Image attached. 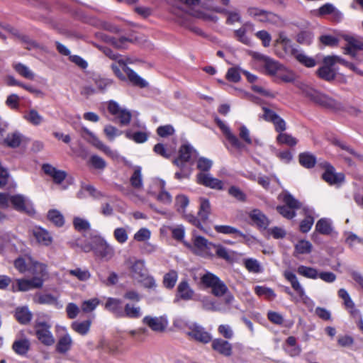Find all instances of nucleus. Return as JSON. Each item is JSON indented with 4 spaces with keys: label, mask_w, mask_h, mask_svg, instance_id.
Instances as JSON below:
<instances>
[{
    "label": "nucleus",
    "mask_w": 363,
    "mask_h": 363,
    "mask_svg": "<svg viewBox=\"0 0 363 363\" xmlns=\"http://www.w3.org/2000/svg\"><path fill=\"white\" fill-rule=\"evenodd\" d=\"M143 323L152 331L157 333L164 332L168 325V320L164 316L152 317L146 315L143 318Z\"/></svg>",
    "instance_id": "obj_9"
},
{
    "label": "nucleus",
    "mask_w": 363,
    "mask_h": 363,
    "mask_svg": "<svg viewBox=\"0 0 363 363\" xmlns=\"http://www.w3.org/2000/svg\"><path fill=\"white\" fill-rule=\"evenodd\" d=\"M141 284L147 289L155 290L157 285L155 279L153 277L146 274L143 277H141L138 280Z\"/></svg>",
    "instance_id": "obj_53"
},
{
    "label": "nucleus",
    "mask_w": 363,
    "mask_h": 363,
    "mask_svg": "<svg viewBox=\"0 0 363 363\" xmlns=\"http://www.w3.org/2000/svg\"><path fill=\"white\" fill-rule=\"evenodd\" d=\"M187 335L194 340L203 344L209 342L212 339L209 333L206 331L202 326L196 324L189 327V330L187 332Z\"/></svg>",
    "instance_id": "obj_10"
},
{
    "label": "nucleus",
    "mask_w": 363,
    "mask_h": 363,
    "mask_svg": "<svg viewBox=\"0 0 363 363\" xmlns=\"http://www.w3.org/2000/svg\"><path fill=\"white\" fill-rule=\"evenodd\" d=\"M48 218L57 227H62L65 224L64 216L57 210H50L48 213Z\"/></svg>",
    "instance_id": "obj_37"
},
{
    "label": "nucleus",
    "mask_w": 363,
    "mask_h": 363,
    "mask_svg": "<svg viewBox=\"0 0 363 363\" xmlns=\"http://www.w3.org/2000/svg\"><path fill=\"white\" fill-rule=\"evenodd\" d=\"M108 110L110 113L119 119V123L121 125L129 124L132 115L128 110L121 108L118 104L114 101H109Z\"/></svg>",
    "instance_id": "obj_7"
},
{
    "label": "nucleus",
    "mask_w": 363,
    "mask_h": 363,
    "mask_svg": "<svg viewBox=\"0 0 363 363\" xmlns=\"http://www.w3.org/2000/svg\"><path fill=\"white\" fill-rule=\"evenodd\" d=\"M12 347L16 353L20 355H23L29 350L30 342L26 339L16 340L13 342Z\"/></svg>",
    "instance_id": "obj_36"
},
{
    "label": "nucleus",
    "mask_w": 363,
    "mask_h": 363,
    "mask_svg": "<svg viewBox=\"0 0 363 363\" xmlns=\"http://www.w3.org/2000/svg\"><path fill=\"white\" fill-rule=\"evenodd\" d=\"M315 230L322 235H330L333 231L331 221L327 218H320L315 225Z\"/></svg>",
    "instance_id": "obj_32"
},
{
    "label": "nucleus",
    "mask_w": 363,
    "mask_h": 363,
    "mask_svg": "<svg viewBox=\"0 0 363 363\" xmlns=\"http://www.w3.org/2000/svg\"><path fill=\"white\" fill-rule=\"evenodd\" d=\"M242 71L237 67H230L227 72L226 79L233 82H238L241 79L240 72Z\"/></svg>",
    "instance_id": "obj_58"
},
{
    "label": "nucleus",
    "mask_w": 363,
    "mask_h": 363,
    "mask_svg": "<svg viewBox=\"0 0 363 363\" xmlns=\"http://www.w3.org/2000/svg\"><path fill=\"white\" fill-rule=\"evenodd\" d=\"M68 274L76 277L79 281H85L91 277V274L87 269L75 268L67 271Z\"/></svg>",
    "instance_id": "obj_45"
},
{
    "label": "nucleus",
    "mask_w": 363,
    "mask_h": 363,
    "mask_svg": "<svg viewBox=\"0 0 363 363\" xmlns=\"http://www.w3.org/2000/svg\"><path fill=\"white\" fill-rule=\"evenodd\" d=\"M24 118L33 125H39L44 121L43 117L35 109H30Z\"/></svg>",
    "instance_id": "obj_44"
},
{
    "label": "nucleus",
    "mask_w": 363,
    "mask_h": 363,
    "mask_svg": "<svg viewBox=\"0 0 363 363\" xmlns=\"http://www.w3.org/2000/svg\"><path fill=\"white\" fill-rule=\"evenodd\" d=\"M227 19L226 23L229 25H232L235 22L241 21V16L240 13V11L237 9L233 10H228L227 12Z\"/></svg>",
    "instance_id": "obj_60"
},
{
    "label": "nucleus",
    "mask_w": 363,
    "mask_h": 363,
    "mask_svg": "<svg viewBox=\"0 0 363 363\" xmlns=\"http://www.w3.org/2000/svg\"><path fill=\"white\" fill-rule=\"evenodd\" d=\"M23 139V135L18 131L9 133L4 139L3 143L9 147L16 148L20 146Z\"/></svg>",
    "instance_id": "obj_27"
},
{
    "label": "nucleus",
    "mask_w": 363,
    "mask_h": 363,
    "mask_svg": "<svg viewBox=\"0 0 363 363\" xmlns=\"http://www.w3.org/2000/svg\"><path fill=\"white\" fill-rule=\"evenodd\" d=\"M123 70L125 72L130 82H131L134 86H137L140 88L147 86V82L138 75L133 69L127 67L125 64H123Z\"/></svg>",
    "instance_id": "obj_24"
},
{
    "label": "nucleus",
    "mask_w": 363,
    "mask_h": 363,
    "mask_svg": "<svg viewBox=\"0 0 363 363\" xmlns=\"http://www.w3.org/2000/svg\"><path fill=\"white\" fill-rule=\"evenodd\" d=\"M43 170L46 174L50 176L56 184H61L67 177L66 172L57 169L49 164H43Z\"/></svg>",
    "instance_id": "obj_18"
},
{
    "label": "nucleus",
    "mask_w": 363,
    "mask_h": 363,
    "mask_svg": "<svg viewBox=\"0 0 363 363\" xmlns=\"http://www.w3.org/2000/svg\"><path fill=\"white\" fill-rule=\"evenodd\" d=\"M99 304V300L96 298H91L83 301L82 304V310L84 313H89L93 311Z\"/></svg>",
    "instance_id": "obj_59"
},
{
    "label": "nucleus",
    "mask_w": 363,
    "mask_h": 363,
    "mask_svg": "<svg viewBox=\"0 0 363 363\" xmlns=\"http://www.w3.org/2000/svg\"><path fill=\"white\" fill-rule=\"evenodd\" d=\"M254 58L262 63L268 74L274 75L280 69L281 65L279 62L269 57L259 53H255L254 55Z\"/></svg>",
    "instance_id": "obj_11"
},
{
    "label": "nucleus",
    "mask_w": 363,
    "mask_h": 363,
    "mask_svg": "<svg viewBox=\"0 0 363 363\" xmlns=\"http://www.w3.org/2000/svg\"><path fill=\"white\" fill-rule=\"evenodd\" d=\"M228 194L239 201H245L246 195L238 187L233 186L228 189Z\"/></svg>",
    "instance_id": "obj_64"
},
{
    "label": "nucleus",
    "mask_w": 363,
    "mask_h": 363,
    "mask_svg": "<svg viewBox=\"0 0 363 363\" xmlns=\"http://www.w3.org/2000/svg\"><path fill=\"white\" fill-rule=\"evenodd\" d=\"M141 316V308L133 304L126 303L123 309V318H138Z\"/></svg>",
    "instance_id": "obj_31"
},
{
    "label": "nucleus",
    "mask_w": 363,
    "mask_h": 363,
    "mask_svg": "<svg viewBox=\"0 0 363 363\" xmlns=\"http://www.w3.org/2000/svg\"><path fill=\"white\" fill-rule=\"evenodd\" d=\"M297 272L306 278L313 279L318 278V272L315 269L303 265H301L297 268Z\"/></svg>",
    "instance_id": "obj_46"
},
{
    "label": "nucleus",
    "mask_w": 363,
    "mask_h": 363,
    "mask_svg": "<svg viewBox=\"0 0 363 363\" xmlns=\"http://www.w3.org/2000/svg\"><path fill=\"white\" fill-rule=\"evenodd\" d=\"M194 294V290L186 281H182L179 284L177 289V298L189 301L193 298Z\"/></svg>",
    "instance_id": "obj_21"
},
{
    "label": "nucleus",
    "mask_w": 363,
    "mask_h": 363,
    "mask_svg": "<svg viewBox=\"0 0 363 363\" xmlns=\"http://www.w3.org/2000/svg\"><path fill=\"white\" fill-rule=\"evenodd\" d=\"M50 325L45 321H37L35 324V334L39 341L45 345L55 343V338L50 330Z\"/></svg>",
    "instance_id": "obj_4"
},
{
    "label": "nucleus",
    "mask_w": 363,
    "mask_h": 363,
    "mask_svg": "<svg viewBox=\"0 0 363 363\" xmlns=\"http://www.w3.org/2000/svg\"><path fill=\"white\" fill-rule=\"evenodd\" d=\"M215 121L217 125L221 130L225 138L228 140V141L231 144L233 147H234L236 149L242 148V143L239 140L238 137L231 132L230 128L228 125H226L223 121H221L218 118H216Z\"/></svg>",
    "instance_id": "obj_12"
},
{
    "label": "nucleus",
    "mask_w": 363,
    "mask_h": 363,
    "mask_svg": "<svg viewBox=\"0 0 363 363\" xmlns=\"http://www.w3.org/2000/svg\"><path fill=\"white\" fill-rule=\"evenodd\" d=\"M211 213V205L208 199L204 198L200 199V208L198 215L201 220L206 221L208 218Z\"/></svg>",
    "instance_id": "obj_35"
},
{
    "label": "nucleus",
    "mask_w": 363,
    "mask_h": 363,
    "mask_svg": "<svg viewBox=\"0 0 363 363\" xmlns=\"http://www.w3.org/2000/svg\"><path fill=\"white\" fill-rule=\"evenodd\" d=\"M130 182L132 187L135 189H140L143 188V175L141 172V167L140 166L135 167L133 173L130 178Z\"/></svg>",
    "instance_id": "obj_30"
},
{
    "label": "nucleus",
    "mask_w": 363,
    "mask_h": 363,
    "mask_svg": "<svg viewBox=\"0 0 363 363\" xmlns=\"http://www.w3.org/2000/svg\"><path fill=\"white\" fill-rule=\"evenodd\" d=\"M10 201L15 208V209L20 211H26V200L22 195H15L10 196Z\"/></svg>",
    "instance_id": "obj_42"
},
{
    "label": "nucleus",
    "mask_w": 363,
    "mask_h": 363,
    "mask_svg": "<svg viewBox=\"0 0 363 363\" xmlns=\"http://www.w3.org/2000/svg\"><path fill=\"white\" fill-rule=\"evenodd\" d=\"M113 235L115 239L121 244L125 242L128 238L127 230L124 228H116Z\"/></svg>",
    "instance_id": "obj_63"
},
{
    "label": "nucleus",
    "mask_w": 363,
    "mask_h": 363,
    "mask_svg": "<svg viewBox=\"0 0 363 363\" xmlns=\"http://www.w3.org/2000/svg\"><path fill=\"white\" fill-rule=\"evenodd\" d=\"M28 271L33 275L43 279L48 275L47 265L36 261H30Z\"/></svg>",
    "instance_id": "obj_22"
},
{
    "label": "nucleus",
    "mask_w": 363,
    "mask_h": 363,
    "mask_svg": "<svg viewBox=\"0 0 363 363\" xmlns=\"http://www.w3.org/2000/svg\"><path fill=\"white\" fill-rule=\"evenodd\" d=\"M312 245L307 240H300L295 246L296 251L299 254H308L311 252Z\"/></svg>",
    "instance_id": "obj_57"
},
{
    "label": "nucleus",
    "mask_w": 363,
    "mask_h": 363,
    "mask_svg": "<svg viewBox=\"0 0 363 363\" xmlns=\"http://www.w3.org/2000/svg\"><path fill=\"white\" fill-rule=\"evenodd\" d=\"M33 301L38 304L57 305V298L50 294L37 293L33 296Z\"/></svg>",
    "instance_id": "obj_28"
},
{
    "label": "nucleus",
    "mask_w": 363,
    "mask_h": 363,
    "mask_svg": "<svg viewBox=\"0 0 363 363\" xmlns=\"http://www.w3.org/2000/svg\"><path fill=\"white\" fill-rule=\"evenodd\" d=\"M89 162L90 164L96 169L103 170L106 167V161L96 155H91Z\"/></svg>",
    "instance_id": "obj_56"
},
{
    "label": "nucleus",
    "mask_w": 363,
    "mask_h": 363,
    "mask_svg": "<svg viewBox=\"0 0 363 363\" xmlns=\"http://www.w3.org/2000/svg\"><path fill=\"white\" fill-rule=\"evenodd\" d=\"M257 20L263 23H277L279 21V18L272 12L263 10L260 13V16L257 18Z\"/></svg>",
    "instance_id": "obj_48"
},
{
    "label": "nucleus",
    "mask_w": 363,
    "mask_h": 363,
    "mask_svg": "<svg viewBox=\"0 0 363 363\" xmlns=\"http://www.w3.org/2000/svg\"><path fill=\"white\" fill-rule=\"evenodd\" d=\"M122 301L118 298H108L105 303V308L118 318H123Z\"/></svg>",
    "instance_id": "obj_19"
},
{
    "label": "nucleus",
    "mask_w": 363,
    "mask_h": 363,
    "mask_svg": "<svg viewBox=\"0 0 363 363\" xmlns=\"http://www.w3.org/2000/svg\"><path fill=\"white\" fill-rule=\"evenodd\" d=\"M125 135L128 138L134 140L138 143H143L147 140V135L146 133L138 131L132 133L131 131H127Z\"/></svg>",
    "instance_id": "obj_54"
},
{
    "label": "nucleus",
    "mask_w": 363,
    "mask_h": 363,
    "mask_svg": "<svg viewBox=\"0 0 363 363\" xmlns=\"http://www.w3.org/2000/svg\"><path fill=\"white\" fill-rule=\"evenodd\" d=\"M290 55L294 56L299 62L308 67H313L315 65V61L313 58L308 57L304 53L299 52L296 48L290 53Z\"/></svg>",
    "instance_id": "obj_33"
},
{
    "label": "nucleus",
    "mask_w": 363,
    "mask_h": 363,
    "mask_svg": "<svg viewBox=\"0 0 363 363\" xmlns=\"http://www.w3.org/2000/svg\"><path fill=\"white\" fill-rule=\"evenodd\" d=\"M216 255L219 258H222L225 260H230L231 256L229 254L228 250L220 245H216L215 247L212 248V257Z\"/></svg>",
    "instance_id": "obj_51"
},
{
    "label": "nucleus",
    "mask_w": 363,
    "mask_h": 363,
    "mask_svg": "<svg viewBox=\"0 0 363 363\" xmlns=\"http://www.w3.org/2000/svg\"><path fill=\"white\" fill-rule=\"evenodd\" d=\"M216 231L218 233L226 235L235 234L238 236L245 238V235L237 228L230 225H216L214 227Z\"/></svg>",
    "instance_id": "obj_43"
},
{
    "label": "nucleus",
    "mask_w": 363,
    "mask_h": 363,
    "mask_svg": "<svg viewBox=\"0 0 363 363\" xmlns=\"http://www.w3.org/2000/svg\"><path fill=\"white\" fill-rule=\"evenodd\" d=\"M72 339L69 334H65L59 338L56 345V351L60 354H65L72 347Z\"/></svg>",
    "instance_id": "obj_26"
},
{
    "label": "nucleus",
    "mask_w": 363,
    "mask_h": 363,
    "mask_svg": "<svg viewBox=\"0 0 363 363\" xmlns=\"http://www.w3.org/2000/svg\"><path fill=\"white\" fill-rule=\"evenodd\" d=\"M178 278L177 272L175 270H171L164 276L163 284L167 289H172L177 282Z\"/></svg>",
    "instance_id": "obj_47"
},
{
    "label": "nucleus",
    "mask_w": 363,
    "mask_h": 363,
    "mask_svg": "<svg viewBox=\"0 0 363 363\" xmlns=\"http://www.w3.org/2000/svg\"><path fill=\"white\" fill-rule=\"evenodd\" d=\"M318 75L327 81H330L335 78V74L333 69L328 66H323L317 70Z\"/></svg>",
    "instance_id": "obj_52"
},
{
    "label": "nucleus",
    "mask_w": 363,
    "mask_h": 363,
    "mask_svg": "<svg viewBox=\"0 0 363 363\" xmlns=\"http://www.w3.org/2000/svg\"><path fill=\"white\" fill-rule=\"evenodd\" d=\"M15 317L21 324H27L32 318V313L27 307L18 308L16 310Z\"/></svg>",
    "instance_id": "obj_34"
},
{
    "label": "nucleus",
    "mask_w": 363,
    "mask_h": 363,
    "mask_svg": "<svg viewBox=\"0 0 363 363\" xmlns=\"http://www.w3.org/2000/svg\"><path fill=\"white\" fill-rule=\"evenodd\" d=\"M98 242V247L96 249V253L101 257H106L112 254V249L106 243H105L100 238H96Z\"/></svg>",
    "instance_id": "obj_39"
},
{
    "label": "nucleus",
    "mask_w": 363,
    "mask_h": 363,
    "mask_svg": "<svg viewBox=\"0 0 363 363\" xmlns=\"http://www.w3.org/2000/svg\"><path fill=\"white\" fill-rule=\"evenodd\" d=\"M340 37L347 42V45L344 48V53L350 55L357 61L360 62V60L357 57V52L363 50V42L354 36L348 35H341Z\"/></svg>",
    "instance_id": "obj_5"
},
{
    "label": "nucleus",
    "mask_w": 363,
    "mask_h": 363,
    "mask_svg": "<svg viewBox=\"0 0 363 363\" xmlns=\"http://www.w3.org/2000/svg\"><path fill=\"white\" fill-rule=\"evenodd\" d=\"M73 225L77 231H85L90 228L89 223L86 220L79 217L74 218Z\"/></svg>",
    "instance_id": "obj_61"
},
{
    "label": "nucleus",
    "mask_w": 363,
    "mask_h": 363,
    "mask_svg": "<svg viewBox=\"0 0 363 363\" xmlns=\"http://www.w3.org/2000/svg\"><path fill=\"white\" fill-rule=\"evenodd\" d=\"M132 277L138 280L147 274V269L145 267V262L143 259H137L130 267Z\"/></svg>",
    "instance_id": "obj_23"
},
{
    "label": "nucleus",
    "mask_w": 363,
    "mask_h": 363,
    "mask_svg": "<svg viewBox=\"0 0 363 363\" xmlns=\"http://www.w3.org/2000/svg\"><path fill=\"white\" fill-rule=\"evenodd\" d=\"M277 141L280 144H285L291 147L295 146L298 142L291 135L285 133H279L277 137Z\"/></svg>",
    "instance_id": "obj_50"
},
{
    "label": "nucleus",
    "mask_w": 363,
    "mask_h": 363,
    "mask_svg": "<svg viewBox=\"0 0 363 363\" xmlns=\"http://www.w3.org/2000/svg\"><path fill=\"white\" fill-rule=\"evenodd\" d=\"M212 349L224 357H230L233 354V346L230 342L221 338L212 341Z\"/></svg>",
    "instance_id": "obj_15"
},
{
    "label": "nucleus",
    "mask_w": 363,
    "mask_h": 363,
    "mask_svg": "<svg viewBox=\"0 0 363 363\" xmlns=\"http://www.w3.org/2000/svg\"><path fill=\"white\" fill-rule=\"evenodd\" d=\"M196 178L197 182L200 184L214 189H223V182L213 177L210 174L201 172L197 174Z\"/></svg>",
    "instance_id": "obj_16"
},
{
    "label": "nucleus",
    "mask_w": 363,
    "mask_h": 363,
    "mask_svg": "<svg viewBox=\"0 0 363 363\" xmlns=\"http://www.w3.org/2000/svg\"><path fill=\"white\" fill-rule=\"evenodd\" d=\"M201 282L206 287L211 289L214 296L219 297L225 295V302L226 304H230L233 301L234 297L230 293H228L227 286L216 275L206 273L202 276Z\"/></svg>",
    "instance_id": "obj_1"
},
{
    "label": "nucleus",
    "mask_w": 363,
    "mask_h": 363,
    "mask_svg": "<svg viewBox=\"0 0 363 363\" xmlns=\"http://www.w3.org/2000/svg\"><path fill=\"white\" fill-rule=\"evenodd\" d=\"M19 291H27L32 289H40L44 283V279L38 277H33L32 279H20L16 280Z\"/></svg>",
    "instance_id": "obj_14"
},
{
    "label": "nucleus",
    "mask_w": 363,
    "mask_h": 363,
    "mask_svg": "<svg viewBox=\"0 0 363 363\" xmlns=\"http://www.w3.org/2000/svg\"><path fill=\"white\" fill-rule=\"evenodd\" d=\"M194 252L203 257H212V248L215 247V244L208 242L207 239L202 236H196L194 240Z\"/></svg>",
    "instance_id": "obj_6"
},
{
    "label": "nucleus",
    "mask_w": 363,
    "mask_h": 363,
    "mask_svg": "<svg viewBox=\"0 0 363 363\" xmlns=\"http://www.w3.org/2000/svg\"><path fill=\"white\" fill-rule=\"evenodd\" d=\"M90 325L91 321L89 320H85L83 322L75 321L72 323L71 328L76 333L82 335H84L89 332Z\"/></svg>",
    "instance_id": "obj_40"
},
{
    "label": "nucleus",
    "mask_w": 363,
    "mask_h": 363,
    "mask_svg": "<svg viewBox=\"0 0 363 363\" xmlns=\"http://www.w3.org/2000/svg\"><path fill=\"white\" fill-rule=\"evenodd\" d=\"M279 199L282 200L286 206L293 210L301 208V203L287 191L280 194L279 195Z\"/></svg>",
    "instance_id": "obj_29"
},
{
    "label": "nucleus",
    "mask_w": 363,
    "mask_h": 363,
    "mask_svg": "<svg viewBox=\"0 0 363 363\" xmlns=\"http://www.w3.org/2000/svg\"><path fill=\"white\" fill-rule=\"evenodd\" d=\"M325 172L322 175L323 179L330 185H340L345 181V174L335 172V168L329 163L323 165Z\"/></svg>",
    "instance_id": "obj_8"
},
{
    "label": "nucleus",
    "mask_w": 363,
    "mask_h": 363,
    "mask_svg": "<svg viewBox=\"0 0 363 363\" xmlns=\"http://www.w3.org/2000/svg\"><path fill=\"white\" fill-rule=\"evenodd\" d=\"M301 90L306 97L320 106L335 111L342 108V106L340 102L308 86H303Z\"/></svg>",
    "instance_id": "obj_2"
},
{
    "label": "nucleus",
    "mask_w": 363,
    "mask_h": 363,
    "mask_svg": "<svg viewBox=\"0 0 363 363\" xmlns=\"http://www.w3.org/2000/svg\"><path fill=\"white\" fill-rule=\"evenodd\" d=\"M277 43L282 45L286 53L290 54L295 49L291 45V40L283 32L279 33Z\"/></svg>",
    "instance_id": "obj_49"
},
{
    "label": "nucleus",
    "mask_w": 363,
    "mask_h": 363,
    "mask_svg": "<svg viewBox=\"0 0 363 363\" xmlns=\"http://www.w3.org/2000/svg\"><path fill=\"white\" fill-rule=\"evenodd\" d=\"M84 131L89 136L88 141L92 145L112 158L118 157L116 151L112 150L108 146L104 144L93 133L86 128H84Z\"/></svg>",
    "instance_id": "obj_13"
},
{
    "label": "nucleus",
    "mask_w": 363,
    "mask_h": 363,
    "mask_svg": "<svg viewBox=\"0 0 363 363\" xmlns=\"http://www.w3.org/2000/svg\"><path fill=\"white\" fill-rule=\"evenodd\" d=\"M13 69L21 76L28 79H33L35 77L34 73L25 65L22 63H14L13 65Z\"/></svg>",
    "instance_id": "obj_38"
},
{
    "label": "nucleus",
    "mask_w": 363,
    "mask_h": 363,
    "mask_svg": "<svg viewBox=\"0 0 363 363\" xmlns=\"http://www.w3.org/2000/svg\"><path fill=\"white\" fill-rule=\"evenodd\" d=\"M285 279L291 284V287L303 298L305 296V291L299 283L296 275L291 271H285L284 273Z\"/></svg>",
    "instance_id": "obj_25"
},
{
    "label": "nucleus",
    "mask_w": 363,
    "mask_h": 363,
    "mask_svg": "<svg viewBox=\"0 0 363 363\" xmlns=\"http://www.w3.org/2000/svg\"><path fill=\"white\" fill-rule=\"evenodd\" d=\"M249 216L251 220L259 228L266 229L269 225L267 217L259 209L252 210Z\"/></svg>",
    "instance_id": "obj_20"
},
{
    "label": "nucleus",
    "mask_w": 363,
    "mask_h": 363,
    "mask_svg": "<svg viewBox=\"0 0 363 363\" xmlns=\"http://www.w3.org/2000/svg\"><path fill=\"white\" fill-rule=\"evenodd\" d=\"M255 291L258 296H264L269 300H272L276 296L275 293L272 289L265 286H257L255 289Z\"/></svg>",
    "instance_id": "obj_55"
},
{
    "label": "nucleus",
    "mask_w": 363,
    "mask_h": 363,
    "mask_svg": "<svg viewBox=\"0 0 363 363\" xmlns=\"http://www.w3.org/2000/svg\"><path fill=\"white\" fill-rule=\"evenodd\" d=\"M32 235L40 245L48 247L52 242V238L49 232L42 228L36 227L33 228Z\"/></svg>",
    "instance_id": "obj_17"
},
{
    "label": "nucleus",
    "mask_w": 363,
    "mask_h": 363,
    "mask_svg": "<svg viewBox=\"0 0 363 363\" xmlns=\"http://www.w3.org/2000/svg\"><path fill=\"white\" fill-rule=\"evenodd\" d=\"M299 162L306 168H311L315 164L316 160L313 155L303 152L299 155Z\"/></svg>",
    "instance_id": "obj_41"
},
{
    "label": "nucleus",
    "mask_w": 363,
    "mask_h": 363,
    "mask_svg": "<svg viewBox=\"0 0 363 363\" xmlns=\"http://www.w3.org/2000/svg\"><path fill=\"white\" fill-rule=\"evenodd\" d=\"M245 267L250 272L259 273L261 272L259 263L257 260L254 259H247L245 260Z\"/></svg>",
    "instance_id": "obj_62"
},
{
    "label": "nucleus",
    "mask_w": 363,
    "mask_h": 363,
    "mask_svg": "<svg viewBox=\"0 0 363 363\" xmlns=\"http://www.w3.org/2000/svg\"><path fill=\"white\" fill-rule=\"evenodd\" d=\"M197 155V151L190 144L184 143L179 147L178 157L172 162L177 167H184L192 157L196 158Z\"/></svg>",
    "instance_id": "obj_3"
}]
</instances>
